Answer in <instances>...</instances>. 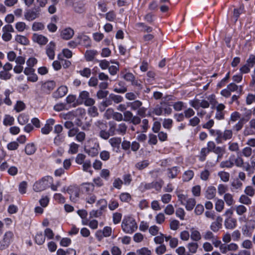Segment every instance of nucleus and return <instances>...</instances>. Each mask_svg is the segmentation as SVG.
Returning <instances> with one entry per match:
<instances>
[{
	"label": "nucleus",
	"instance_id": "nucleus-1",
	"mask_svg": "<svg viewBox=\"0 0 255 255\" xmlns=\"http://www.w3.org/2000/svg\"><path fill=\"white\" fill-rule=\"evenodd\" d=\"M128 126L124 123H120L117 126L116 124L110 123V131L112 135H115L116 132L120 135H125L127 133Z\"/></svg>",
	"mask_w": 255,
	"mask_h": 255
},
{
	"label": "nucleus",
	"instance_id": "nucleus-2",
	"mask_svg": "<svg viewBox=\"0 0 255 255\" xmlns=\"http://www.w3.org/2000/svg\"><path fill=\"white\" fill-rule=\"evenodd\" d=\"M122 227L124 231L127 233H131L137 228L135 221L130 217L124 219Z\"/></svg>",
	"mask_w": 255,
	"mask_h": 255
},
{
	"label": "nucleus",
	"instance_id": "nucleus-3",
	"mask_svg": "<svg viewBox=\"0 0 255 255\" xmlns=\"http://www.w3.org/2000/svg\"><path fill=\"white\" fill-rule=\"evenodd\" d=\"M39 7L35 8L33 10H28L24 14L25 18L28 21H32L39 17L40 13Z\"/></svg>",
	"mask_w": 255,
	"mask_h": 255
},
{
	"label": "nucleus",
	"instance_id": "nucleus-4",
	"mask_svg": "<svg viewBox=\"0 0 255 255\" xmlns=\"http://www.w3.org/2000/svg\"><path fill=\"white\" fill-rule=\"evenodd\" d=\"M50 182L46 179H43L36 182L33 185V189L36 192H40L44 190L49 186Z\"/></svg>",
	"mask_w": 255,
	"mask_h": 255
},
{
	"label": "nucleus",
	"instance_id": "nucleus-5",
	"mask_svg": "<svg viewBox=\"0 0 255 255\" xmlns=\"http://www.w3.org/2000/svg\"><path fill=\"white\" fill-rule=\"evenodd\" d=\"M54 123L55 121L54 119H50L47 120L44 127L41 128V132L45 134H48L52 130V126Z\"/></svg>",
	"mask_w": 255,
	"mask_h": 255
},
{
	"label": "nucleus",
	"instance_id": "nucleus-6",
	"mask_svg": "<svg viewBox=\"0 0 255 255\" xmlns=\"http://www.w3.org/2000/svg\"><path fill=\"white\" fill-rule=\"evenodd\" d=\"M74 31L71 28H66L63 29L61 32V37L65 40L71 39L74 35Z\"/></svg>",
	"mask_w": 255,
	"mask_h": 255
},
{
	"label": "nucleus",
	"instance_id": "nucleus-7",
	"mask_svg": "<svg viewBox=\"0 0 255 255\" xmlns=\"http://www.w3.org/2000/svg\"><path fill=\"white\" fill-rule=\"evenodd\" d=\"M32 39L34 42L40 45H45L48 42V39L46 37L37 34H34L33 35Z\"/></svg>",
	"mask_w": 255,
	"mask_h": 255
},
{
	"label": "nucleus",
	"instance_id": "nucleus-8",
	"mask_svg": "<svg viewBox=\"0 0 255 255\" xmlns=\"http://www.w3.org/2000/svg\"><path fill=\"white\" fill-rule=\"evenodd\" d=\"M79 44H82L86 47L90 46V41L89 37L85 35H81L77 37Z\"/></svg>",
	"mask_w": 255,
	"mask_h": 255
},
{
	"label": "nucleus",
	"instance_id": "nucleus-9",
	"mask_svg": "<svg viewBox=\"0 0 255 255\" xmlns=\"http://www.w3.org/2000/svg\"><path fill=\"white\" fill-rule=\"evenodd\" d=\"M67 192L70 195V198L71 200L73 202H76L77 198L79 197L78 190L74 188H69L67 189Z\"/></svg>",
	"mask_w": 255,
	"mask_h": 255
},
{
	"label": "nucleus",
	"instance_id": "nucleus-10",
	"mask_svg": "<svg viewBox=\"0 0 255 255\" xmlns=\"http://www.w3.org/2000/svg\"><path fill=\"white\" fill-rule=\"evenodd\" d=\"M55 48V44L53 42H50L47 45L46 49V53L50 59H53L54 58V50Z\"/></svg>",
	"mask_w": 255,
	"mask_h": 255
},
{
	"label": "nucleus",
	"instance_id": "nucleus-11",
	"mask_svg": "<svg viewBox=\"0 0 255 255\" xmlns=\"http://www.w3.org/2000/svg\"><path fill=\"white\" fill-rule=\"evenodd\" d=\"M109 143L113 148L119 149L121 143V138L117 137L111 138L109 140Z\"/></svg>",
	"mask_w": 255,
	"mask_h": 255
},
{
	"label": "nucleus",
	"instance_id": "nucleus-12",
	"mask_svg": "<svg viewBox=\"0 0 255 255\" xmlns=\"http://www.w3.org/2000/svg\"><path fill=\"white\" fill-rule=\"evenodd\" d=\"M67 88L65 86H61L55 93V97L57 98L63 97L67 92Z\"/></svg>",
	"mask_w": 255,
	"mask_h": 255
},
{
	"label": "nucleus",
	"instance_id": "nucleus-13",
	"mask_svg": "<svg viewBox=\"0 0 255 255\" xmlns=\"http://www.w3.org/2000/svg\"><path fill=\"white\" fill-rule=\"evenodd\" d=\"M209 132L211 135L216 136L215 140L217 143H221L222 142L221 137L222 132L220 130L211 129Z\"/></svg>",
	"mask_w": 255,
	"mask_h": 255
},
{
	"label": "nucleus",
	"instance_id": "nucleus-14",
	"mask_svg": "<svg viewBox=\"0 0 255 255\" xmlns=\"http://www.w3.org/2000/svg\"><path fill=\"white\" fill-rule=\"evenodd\" d=\"M155 243L160 244L157 247L155 250L156 253L158 255L163 254L166 250V247L164 245L162 244V240H155Z\"/></svg>",
	"mask_w": 255,
	"mask_h": 255
},
{
	"label": "nucleus",
	"instance_id": "nucleus-15",
	"mask_svg": "<svg viewBox=\"0 0 255 255\" xmlns=\"http://www.w3.org/2000/svg\"><path fill=\"white\" fill-rule=\"evenodd\" d=\"M55 82L51 81L44 83L42 86V88L44 91L50 92L52 91L55 88Z\"/></svg>",
	"mask_w": 255,
	"mask_h": 255
},
{
	"label": "nucleus",
	"instance_id": "nucleus-16",
	"mask_svg": "<svg viewBox=\"0 0 255 255\" xmlns=\"http://www.w3.org/2000/svg\"><path fill=\"white\" fill-rule=\"evenodd\" d=\"M196 202L195 199L190 198H188L186 201V203L184 205H185V208L186 210L188 211L192 210L196 205Z\"/></svg>",
	"mask_w": 255,
	"mask_h": 255
},
{
	"label": "nucleus",
	"instance_id": "nucleus-17",
	"mask_svg": "<svg viewBox=\"0 0 255 255\" xmlns=\"http://www.w3.org/2000/svg\"><path fill=\"white\" fill-rule=\"evenodd\" d=\"M123 77L126 81L130 82L132 85H138L137 81L134 80V76L132 73H128Z\"/></svg>",
	"mask_w": 255,
	"mask_h": 255
},
{
	"label": "nucleus",
	"instance_id": "nucleus-18",
	"mask_svg": "<svg viewBox=\"0 0 255 255\" xmlns=\"http://www.w3.org/2000/svg\"><path fill=\"white\" fill-rule=\"evenodd\" d=\"M225 226L228 229H233L236 225V220L232 218H228L225 221Z\"/></svg>",
	"mask_w": 255,
	"mask_h": 255
},
{
	"label": "nucleus",
	"instance_id": "nucleus-19",
	"mask_svg": "<svg viewBox=\"0 0 255 255\" xmlns=\"http://www.w3.org/2000/svg\"><path fill=\"white\" fill-rule=\"evenodd\" d=\"M213 152L218 155L217 160H218L222 157L226 152V150L224 147L217 146L213 150Z\"/></svg>",
	"mask_w": 255,
	"mask_h": 255
},
{
	"label": "nucleus",
	"instance_id": "nucleus-20",
	"mask_svg": "<svg viewBox=\"0 0 255 255\" xmlns=\"http://www.w3.org/2000/svg\"><path fill=\"white\" fill-rule=\"evenodd\" d=\"M216 194V189L214 187H210L208 188L206 192V196L209 199H213Z\"/></svg>",
	"mask_w": 255,
	"mask_h": 255
},
{
	"label": "nucleus",
	"instance_id": "nucleus-21",
	"mask_svg": "<svg viewBox=\"0 0 255 255\" xmlns=\"http://www.w3.org/2000/svg\"><path fill=\"white\" fill-rule=\"evenodd\" d=\"M15 40L22 45H27L29 43L28 39L24 36L17 35L15 37Z\"/></svg>",
	"mask_w": 255,
	"mask_h": 255
},
{
	"label": "nucleus",
	"instance_id": "nucleus-22",
	"mask_svg": "<svg viewBox=\"0 0 255 255\" xmlns=\"http://www.w3.org/2000/svg\"><path fill=\"white\" fill-rule=\"evenodd\" d=\"M233 131L231 129H226L223 133H222L221 141L222 139L225 140L230 139L232 137Z\"/></svg>",
	"mask_w": 255,
	"mask_h": 255
},
{
	"label": "nucleus",
	"instance_id": "nucleus-23",
	"mask_svg": "<svg viewBox=\"0 0 255 255\" xmlns=\"http://www.w3.org/2000/svg\"><path fill=\"white\" fill-rule=\"evenodd\" d=\"M231 186L233 189H241L243 186V183L239 178H236L232 182Z\"/></svg>",
	"mask_w": 255,
	"mask_h": 255
},
{
	"label": "nucleus",
	"instance_id": "nucleus-24",
	"mask_svg": "<svg viewBox=\"0 0 255 255\" xmlns=\"http://www.w3.org/2000/svg\"><path fill=\"white\" fill-rule=\"evenodd\" d=\"M25 153L28 155L33 154L35 151V147L33 143L27 144L25 148Z\"/></svg>",
	"mask_w": 255,
	"mask_h": 255
},
{
	"label": "nucleus",
	"instance_id": "nucleus-25",
	"mask_svg": "<svg viewBox=\"0 0 255 255\" xmlns=\"http://www.w3.org/2000/svg\"><path fill=\"white\" fill-rule=\"evenodd\" d=\"M109 99L116 104H119L123 101V98L120 95L111 94L109 95Z\"/></svg>",
	"mask_w": 255,
	"mask_h": 255
},
{
	"label": "nucleus",
	"instance_id": "nucleus-26",
	"mask_svg": "<svg viewBox=\"0 0 255 255\" xmlns=\"http://www.w3.org/2000/svg\"><path fill=\"white\" fill-rule=\"evenodd\" d=\"M74 10L77 13H82L84 11V5L81 3L76 2L73 3Z\"/></svg>",
	"mask_w": 255,
	"mask_h": 255
},
{
	"label": "nucleus",
	"instance_id": "nucleus-27",
	"mask_svg": "<svg viewBox=\"0 0 255 255\" xmlns=\"http://www.w3.org/2000/svg\"><path fill=\"white\" fill-rule=\"evenodd\" d=\"M246 112L244 114L243 116L240 119L244 122H247L249 121L252 116V111L250 110L245 109Z\"/></svg>",
	"mask_w": 255,
	"mask_h": 255
},
{
	"label": "nucleus",
	"instance_id": "nucleus-28",
	"mask_svg": "<svg viewBox=\"0 0 255 255\" xmlns=\"http://www.w3.org/2000/svg\"><path fill=\"white\" fill-rule=\"evenodd\" d=\"M220 179L224 182H227L229 180L230 174L225 171H221L218 173Z\"/></svg>",
	"mask_w": 255,
	"mask_h": 255
},
{
	"label": "nucleus",
	"instance_id": "nucleus-29",
	"mask_svg": "<svg viewBox=\"0 0 255 255\" xmlns=\"http://www.w3.org/2000/svg\"><path fill=\"white\" fill-rule=\"evenodd\" d=\"M242 154L246 157H249L251 156L253 153L252 148L250 146L244 147L242 149Z\"/></svg>",
	"mask_w": 255,
	"mask_h": 255
},
{
	"label": "nucleus",
	"instance_id": "nucleus-30",
	"mask_svg": "<svg viewBox=\"0 0 255 255\" xmlns=\"http://www.w3.org/2000/svg\"><path fill=\"white\" fill-rule=\"evenodd\" d=\"M190 232L191 239H201V236L198 231L193 228L191 229Z\"/></svg>",
	"mask_w": 255,
	"mask_h": 255
},
{
	"label": "nucleus",
	"instance_id": "nucleus-31",
	"mask_svg": "<svg viewBox=\"0 0 255 255\" xmlns=\"http://www.w3.org/2000/svg\"><path fill=\"white\" fill-rule=\"evenodd\" d=\"M253 231L250 227L245 226L243 228L242 234L244 237L250 238L252 235V231Z\"/></svg>",
	"mask_w": 255,
	"mask_h": 255
},
{
	"label": "nucleus",
	"instance_id": "nucleus-32",
	"mask_svg": "<svg viewBox=\"0 0 255 255\" xmlns=\"http://www.w3.org/2000/svg\"><path fill=\"white\" fill-rule=\"evenodd\" d=\"M233 161L231 160L224 161L221 162L220 167L221 168H232L234 166Z\"/></svg>",
	"mask_w": 255,
	"mask_h": 255
},
{
	"label": "nucleus",
	"instance_id": "nucleus-33",
	"mask_svg": "<svg viewBox=\"0 0 255 255\" xmlns=\"http://www.w3.org/2000/svg\"><path fill=\"white\" fill-rule=\"evenodd\" d=\"M198 244L196 243L192 242L188 245V248L190 253H195L198 248Z\"/></svg>",
	"mask_w": 255,
	"mask_h": 255
},
{
	"label": "nucleus",
	"instance_id": "nucleus-34",
	"mask_svg": "<svg viewBox=\"0 0 255 255\" xmlns=\"http://www.w3.org/2000/svg\"><path fill=\"white\" fill-rule=\"evenodd\" d=\"M84 190L89 194L91 192H93L94 189V185L92 183H85L83 184Z\"/></svg>",
	"mask_w": 255,
	"mask_h": 255
},
{
	"label": "nucleus",
	"instance_id": "nucleus-35",
	"mask_svg": "<svg viewBox=\"0 0 255 255\" xmlns=\"http://www.w3.org/2000/svg\"><path fill=\"white\" fill-rule=\"evenodd\" d=\"M138 255H150L151 251L146 248H142L136 251Z\"/></svg>",
	"mask_w": 255,
	"mask_h": 255
},
{
	"label": "nucleus",
	"instance_id": "nucleus-36",
	"mask_svg": "<svg viewBox=\"0 0 255 255\" xmlns=\"http://www.w3.org/2000/svg\"><path fill=\"white\" fill-rule=\"evenodd\" d=\"M15 27L17 31L22 32L26 29V25L23 22H18L15 24Z\"/></svg>",
	"mask_w": 255,
	"mask_h": 255
},
{
	"label": "nucleus",
	"instance_id": "nucleus-37",
	"mask_svg": "<svg viewBox=\"0 0 255 255\" xmlns=\"http://www.w3.org/2000/svg\"><path fill=\"white\" fill-rule=\"evenodd\" d=\"M124 121L125 122H130L131 121L133 116L132 113L130 111H127L124 113Z\"/></svg>",
	"mask_w": 255,
	"mask_h": 255
},
{
	"label": "nucleus",
	"instance_id": "nucleus-38",
	"mask_svg": "<svg viewBox=\"0 0 255 255\" xmlns=\"http://www.w3.org/2000/svg\"><path fill=\"white\" fill-rule=\"evenodd\" d=\"M88 114L92 117H95L98 116L99 113L97 108L95 106H91L88 109Z\"/></svg>",
	"mask_w": 255,
	"mask_h": 255
},
{
	"label": "nucleus",
	"instance_id": "nucleus-39",
	"mask_svg": "<svg viewBox=\"0 0 255 255\" xmlns=\"http://www.w3.org/2000/svg\"><path fill=\"white\" fill-rule=\"evenodd\" d=\"M194 176V173L191 170H188L185 172L183 176V180L185 181H188L191 180Z\"/></svg>",
	"mask_w": 255,
	"mask_h": 255
},
{
	"label": "nucleus",
	"instance_id": "nucleus-40",
	"mask_svg": "<svg viewBox=\"0 0 255 255\" xmlns=\"http://www.w3.org/2000/svg\"><path fill=\"white\" fill-rule=\"evenodd\" d=\"M96 54V52L94 51H87L85 53V58L87 61H92Z\"/></svg>",
	"mask_w": 255,
	"mask_h": 255
},
{
	"label": "nucleus",
	"instance_id": "nucleus-41",
	"mask_svg": "<svg viewBox=\"0 0 255 255\" xmlns=\"http://www.w3.org/2000/svg\"><path fill=\"white\" fill-rule=\"evenodd\" d=\"M239 201L240 203L246 205H249L251 203V200L245 195H242L240 197Z\"/></svg>",
	"mask_w": 255,
	"mask_h": 255
},
{
	"label": "nucleus",
	"instance_id": "nucleus-42",
	"mask_svg": "<svg viewBox=\"0 0 255 255\" xmlns=\"http://www.w3.org/2000/svg\"><path fill=\"white\" fill-rule=\"evenodd\" d=\"M149 164L148 161L144 160L140 162H138L136 164V167L139 170H142L145 167H146Z\"/></svg>",
	"mask_w": 255,
	"mask_h": 255
},
{
	"label": "nucleus",
	"instance_id": "nucleus-43",
	"mask_svg": "<svg viewBox=\"0 0 255 255\" xmlns=\"http://www.w3.org/2000/svg\"><path fill=\"white\" fill-rule=\"evenodd\" d=\"M245 193L246 195L253 197L255 194V190L252 186H248L245 188Z\"/></svg>",
	"mask_w": 255,
	"mask_h": 255
},
{
	"label": "nucleus",
	"instance_id": "nucleus-44",
	"mask_svg": "<svg viewBox=\"0 0 255 255\" xmlns=\"http://www.w3.org/2000/svg\"><path fill=\"white\" fill-rule=\"evenodd\" d=\"M110 131L106 130H101L99 132V136L104 139H108L110 136Z\"/></svg>",
	"mask_w": 255,
	"mask_h": 255
},
{
	"label": "nucleus",
	"instance_id": "nucleus-45",
	"mask_svg": "<svg viewBox=\"0 0 255 255\" xmlns=\"http://www.w3.org/2000/svg\"><path fill=\"white\" fill-rule=\"evenodd\" d=\"M44 28V25L41 22H34L32 24V29L33 31H38Z\"/></svg>",
	"mask_w": 255,
	"mask_h": 255
},
{
	"label": "nucleus",
	"instance_id": "nucleus-46",
	"mask_svg": "<svg viewBox=\"0 0 255 255\" xmlns=\"http://www.w3.org/2000/svg\"><path fill=\"white\" fill-rule=\"evenodd\" d=\"M11 77V74L7 71L3 70L0 72V78L2 80H8Z\"/></svg>",
	"mask_w": 255,
	"mask_h": 255
},
{
	"label": "nucleus",
	"instance_id": "nucleus-47",
	"mask_svg": "<svg viewBox=\"0 0 255 255\" xmlns=\"http://www.w3.org/2000/svg\"><path fill=\"white\" fill-rule=\"evenodd\" d=\"M224 200L226 203L229 205H231L233 202V196L229 193H227L224 195Z\"/></svg>",
	"mask_w": 255,
	"mask_h": 255
},
{
	"label": "nucleus",
	"instance_id": "nucleus-48",
	"mask_svg": "<svg viewBox=\"0 0 255 255\" xmlns=\"http://www.w3.org/2000/svg\"><path fill=\"white\" fill-rule=\"evenodd\" d=\"M131 199V196L129 193H123L120 195V199L123 202H128Z\"/></svg>",
	"mask_w": 255,
	"mask_h": 255
},
{
	"label": "nucleus",
	"instance_id": "nucleus-49",
	"mask_svg": "<svg viewBox=\"0 0 255 255\" xmlns=\"http://www.w3.org/2000/svg\"><path fill=\"white\" fill-rule=\"evenodd\" d=\"M79 72L82 76L88 78L91 75V71L90 69L85 68L83 70H80Z\"/></svg>",
	"mask_w": 255,
	"mask_h": 255
},
{
	"label": "nucleus",
	"instance_id": "nucleus-50",
	"mask_svg": "<svg viewBox=\"0 0 255 255\" xmlns=\"http://www.w3.org/2000/svg\"><path fill=\"white\" fill-rule=\"evenodd\" d=\"M100 157L103 160H108L110 157V152L106 150H103L100 153Z\"/></svg>",
	"mask_w": 255,
	"mask_h": 255
},
{
	"label": "nucleus",
	"instance_id": "nucleus-51",
	"mask_svg": "<svg viewBox=\"0 0 255 255\" xmlns=\"http://www.w3.org/2000/svg\"><path fill=\"white\" fill-rule=\"evenodd\" d=\"M64 140V136L61 134H57L55 137L54 143L57 145H60Z\"/></svg>",
	"mask_w": 255,
	"mask_h": 255
},
{
	"label": "nucleus",
	"instance_id": "nucleus-52",
	"mask_svg": "<svg viewBox=\"0 0 255 255\" xmlns=\"http://www.w3.org/2000/svg\"><path fill=\"white\" fill-rule=\"evenodd\" d=\"M224 202L222 200H218L216 203V209L221 212L224 208Z\"/></svg>",
	"mask_w": 255,
	"mask_h": 255
},
{
	"label": "nucleus",
	"instance_id": "nucleus-53",
	"mask_svg": "<svg viewBox=\"0 0 255 255\" xmlns=\"http://www.w3.org/2000/svg\"><path fill=\"white\" fill-rule=\"evenodd\" d=\"M112 118L114 120L119 122L122 121L124 120L123 115L118 112H113Z\"/></svg>",
	"mask_w": 255,
	"mask_h": 255
},
{
	"label": "nucleus",
	"instance_id": "nucleus-54",
	"mask_svg": "<svg viewBox=\"0 0 255 255\" xmlns=\"http://www.w3.org/2000/svg\"><path fill=\"white\" fill-rule=\"evenodd\" d=\"M168 176L169 178H174L177 176V168L174 167L171 169H168Z\"/></svg>",
	"mask_w": 255,
	"mask_h": 255
},
{
	"label": "nucleus",
	"instance_id": "nucleus-55",
	"mask_svg": "<svg viewBox=\"0 0 255 255\" xmlns=\"http://www.w3.org/2000/svg\"><path fill=\"white\" fill-rule=\"evenodd\" d=\"M61 117L65 120H72L75 118V115L73 112H69L67 114H61Z\"/></svg>",
	"mask_w": 255,
	"mask_h": 255
},
{
	"label": "nucleus",
	"instance_id": "nucleus-56",
	"mask_svg": "<svg viewBox=\"0 0 255 255\" xmlns=\"http://www.w3.org/2000/svg\"><path fill=\"white\" fill-rule=\"evenodd\" d=\"M86 156L83 154H78L76 158V162L78 164H82L84 163Z\"/></svg>",
	"mask_w": 255,
	"mask_h": 255
},
{
	"label": "nucleus",
	"instance_id": "nucleus-57",
	"mask_svg": "<svg viewBox=\"0 0 255 255\" xmlns=\"http://www.w3.org/2000/svg\"><path fill=\"white\" fill-rule=\"evenodd\" d=\"M131 108L133 110H136L142 105V103L139 101H135L130 104Z\"/></svg>",
	"mask_w": 255,
	"mask_h": 255
},
{
	"label": "nucleus",
	"instance_id": "nucleus-58",
	"mask_svg": "<svg viewBox=\"0 0 255 255\" xmlns=\"http://www.w3.org/2000/svg\"><path fill=\"white\" fill-rule=\"evenodd\" d=\"M14 121V119L13 117H10V116H6L4 121L3 123L5 125H11L13 124V122Z\"/></svg>",
	"mask_w": 255,
	"mask_h": 255
},
{
	"label": "nucleus",
	"instance_id": "nucleus-59",
	"mask_svg": "<svg viewBox=\"0 0 255 255\" xmlns=\"http://www.w3.org/2000/svg\"><path fill=\"white\" fill-rule=\"evenodd\" d=\"M171 200V195L169 194H165L161 197V201L163 203L167 204Z\"/></svg>",
	"mask_w": 255,
	"mask_h": 255
},
{
	"label": "nucleus",
	"instance_id": "nucleus-60",
	"mask_svg": "<svg viewBox=\"0 0 255 255\" xmlns=\"http://www.w3.org/2000/svg\"><path fill=\"white\" fill-rule=\"evenodd\" d=\"M191 106L195 109H199L200 107V100L198 99H195L190 102Z\"/></svg>",
	"mask_w": 255,
	"mask_h": 255
},
{
	"label": "nucleus",
	"instance_id": "nucleus-61",
	"mask_svg": "<svg viewBox=\"0 0 255 255\" xmlns=\"http://www.w3.org/2000/svg\"><path fill=\"white\" fill-rule=\"evenodd\" d=\"M85 137L86 134L85 132L80 131L77 133L76 138L78 141L83 142L85 140Z\"/></svg>",
	"mask_w": 255,
	"mask_h": 255
},
{
	"label": "nucleus",
	"instance_id": "nucleus-62",
	"mask_svg": "<svg viewBox=\"0 0 255 255\" xmlns=\"http://www.w3.org/2000/svg\"><path fill=\"white\" fill-rule=\"evenodd\" d=\"M241 115L238 112H234L231 114L230 120L232 122H236L238 119H241Z\"/></svg>",
	"mask_w": 255,
	"mask_h": 255
},
{
	"label": "nucleus",
	"instance_id": "nucleus-63",
	"mask_svg": "<svg viewBox=\"0 0 255 255\" xmlns=\"http://www.w3.org/2000/svg\"><path fill=\"white\" fill-rule=\"evenodd\" d=\"M255 101V95L249 94L246 98V103L247 105L252 104L253 102Z\"/></svg>",
	"mask_w": 255,
	"mask_h": 255
},
{
	"label": "nucleus",
	"instance_id": "nucleus-64",
	"mask_svg": "<svg viewBox=\"0 0 255 255\" xmlns=\"http://www.w3.org/2000/svg\"><path fill=\"white\" fill-rule=\"evenodd\" d=\"M176 252L178 255H191L189 253L186 252L185 249L183 247H180L177 249Z\"/></svg>",
	"mask_w": 255,
	"mask_h": 255
}]
</instances>
